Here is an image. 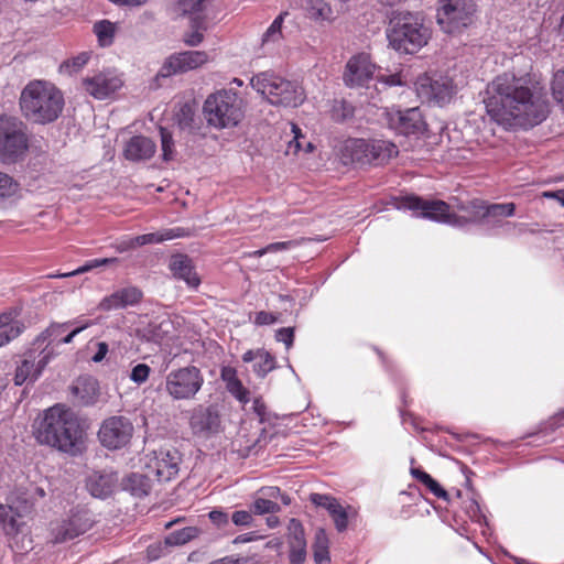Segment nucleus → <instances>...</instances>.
<instances>
[{
	"label": "nucleus",
	"instance_id": "f257e3e1",
	"mask_svg": "<svg viewBox=\"0 0 564 564\" xmlns=\"http://www.w3.org/2000/svg\"><path fill=\"white\" fill-rule=\"evenodd\" d=\"M484 104L488 116L506 129H529L550 112L543 86L530 74L506 72L487 84Z\"/></svg>",
	"mask_w": 564,
	"mask_h": 564
},
{
	"label": "nucleus",
	"instance_id": "f03ea898",
	"mask_svg": "<svg viewBox=\"0 0 564 564\" xmlns=\"http://www.w3.org/2000/svg\"><path fill=\"white\" fill-rule=\"evenodd\" d=\"M399 209L412 210L414 216L446 223L453 226H464L467 223H481L482 225L497 227L502 219L514 214L513 203L488 204L481 199L451 198V203L443 200L422 199L417 196H405L399 205Z\"/></svg>",
	"mask_w": 564,
	"mask_h": 564
},
{
	"label": "nucleus",
	"instance_id": "7ed1b4c3",
	"mask_svg": "<svg viewBox=\"0 0 564 564\" xmlns=\"http://www.w3.org/2000/svg\"><path fill=\"white\" fill-rule=\"evenodd\" d=\"M40 444L77 455L84 447L85 431L77 415L63 405L47 409L34 431Z\"/></svg>",
	"mask_w": 564,
	"mask_h": 564
},
{
	"label": "nucleus",
	"instance_id": "20e7f679",
	"mask_svg": "<svg viewBox=\"0 0 564 564\" xmlns=\"http://www.w3.org/2000/svg\"><path fill=\"white\" fill-rule=\"evenodd\" d=\"M64 104L62 91L44 80L30 82L19 99L23 117L39 124L54 122L62 113Z\"/></svg>",
	"mask_w": 564,
	"mask_h": 564
},
{
	"label": "nucleus",
	"instance_id": "39448f33",
	"mask_svg": "<svg viewBox=\"0 0 564 564\" xmlns=\"http://www.w3.org/2000/svg\"><path fill=\"white\" fill-rule=\"evenodd\" d=\"M386 30L389 45L399 53L414 54L425 46L431 37L423 18L410 11L391 10Z\"/></svg>",
	"mask_w": 564,
	"mask_h": 564
},
{
	"label": "nucleus",
	"instance_id": "423d86ee",
	"mask_svg": "<svg viewBox=\"0 0 564 564\" xmlns=\"http://www.w3.org/2000/svg\"><path fill=\"white\" fill-rule=\"evenodd\" d=\"M251 86L274 106L295 108L305 99L304 90L299 84L270 72L253 76Z\"/></svg>",
	"mask_w": 564,
	"mask_h": 564
},
{
	"label": "nucleus",
	"instance_id": "0eeeda50",
	"mask_svg": "<svg viewBox=\"0 0 564 564\" xmlns=\"http://www.w3.org/2000/svg\"><path fill=\"white\" fill-rule=\"evenodd\" d=\"M203 110L208 124L217 129L234 128L243 118L242 99L232 89H221L209 95Z\"/></svg>",
	"mask_w": 564,
	"mask_h": 564
},
{
	"label": "nucleus",
	"instance_id": "6e6552de",
	"mask_svg": "<svg viewBox=\"0 0 564 564\" xmlns=\"http://www.w3.org/2000/svg\"><path fill=\"white\" fill-rule=\"evenodd\" d=\"M386 118L389 128L405 138V141L401 142L405 150L421 149L425 145L429 129L420 108H392L386 112Z\"/></svg>",
	"mask_w": 564,
	"mask_h": 564
},
{
	"label": "nucleus",
	"instance_id": "1a4fd4ad",
	"mask_svg": "<svg viewBox=\"0 0 564 564\" xmlns=\"http://www.w3.org/2000/svg\"><path fill=\"white\" fill-rule=\"evenodd\" d=\"M345 152L352 163L380 166L395 158L399 149L397 144L388 140L352 139L346 142Z\"/></svg>",
	"mask_w": 564,
	"mask_h": 564
},
{
	"label": "nucleus",
	"instance_id": "9d476101",
	"mask_svg": "<svg viewBox=\"0 0 564 564\" xmlns=\"http://www.w3.org/2000/svg\"><path fill=\"white\" fill-rule=\"evenodd\" d=\"M436 20L448 33L460 32L473 24L477 6L474 0H438Z\"/></svg>",
	"mask_w": 564,
	"mask_h": 564
},
{
	"label": "nucleus",
	"instance_id": "9b49d317",
	"mask_svg": "<svg viewBox=\"0 0 564 564\" xmlns=\"http://www.w3.org/2000/svg\"><path fill=\"white\" fill-rule=\"evenodd\" d=\"M204 384V376L195 366H185L165 376L164 391L175 401L193 400Z\"/></svg>",
	"mask_w": 564,
	"mask_h": 564
},
{
	"label": "nucleus",
	"instance_id": "f8f14e48",
	"mask_svg": "<svg viewBox=\"0 0 564 564\" xmlns=\"http://www.w3.org/2000/svg\"><path fill=\"white\" fill-rule=\"evenodd\" d=\"M29 148L28 127L18 118L0 119V155L4 160L15 161Z\"/></svg>",
	"mask_w": 564,
	"mask_h": 564
},
{
	"label": "nucleus",
	"instance_id": "ddd939ff",
	"mask_svg": "<svg viewBox=\"0 0 564 564\" xmlns=\"http://www.w3.org/2000/svg\"><path fill=\"white\" fill-rule=\"evenodd\" d=\"M134 425L123 415H112L105 419L98 429L97 437L102 447L108 451L127 448L133 438Z\"/></svg>",
	"mask_w": 564,
	"mask_h": 564
},
{
	"label": "nucleus",
	"instance_id": "4468645a",
	"mask_svg": "<svg viewBox=\"0 0 564 564\" xmlns=\"http://www.w3.org/2000/svg\"><path fill=\"white\" fill-rule=\"evenodd\" d=\"M208 62V54L204 51H185L169 56L153 78L152 87L162 86L161 79L176 74L196 69Z\"/></svg>",
	"mask_w": 564,
	"mask_h": 564
},
{
	"label": "nucleus",
	"instance_id": "2eb2a0df",
	"mask_svg": "<svg viewBox=\"0 0 564 564\" xmlns=\"http://www.w3.org/2000/svg\"><path fill=\"white\" fill-rule=\"evenodd\" d=\"M417 96L425 102L444 106L455 94L453 79L442 75H423L415 82Z\"/></svg>",
	"mask_w": 564,
	"mask_h": 564
},
{
	"label": "nucleus",
	"instance_id": "dca6fc26",
	"mask_svg": "<svg viewBox=\"0 0 564 564\" xmlns=\"http://www.w3.org/2000/svg\"><path fill=\"white\" fill-rule=\"evenodd\" d=\"M189 427L194 435L210 437L223 431L221 417L215 404H199L192 410Z\"/></svg>",
	"mask_w": 564,
	"mask_h": 564
},
{
	"label": "nucleus",
	"instance_id": "f3484780",
	"mask_svg": "<svg viewBox=\"0 0 564 564\" xmlns=\"http://www.w3.org/2000/svg\"><path fill=\"white\" fill-rule=\"evenodd\" d=\"M376 65L366 53L351 56L343 74L344 84L349 88L367 87L373 78Z\"/></svg>",
	"mask_w": 564,
	"mask_h": 564
},
{
	"label": "nucleus",
	"instance_id": "a211bd4d",
	"mask_svg": "<svg viewBox=\"0 0 564 564\" xmlns=\"http://www.w3.org/2000/svg\"><path fill=\"white\" fill-rule=\"evenodd\" d=\"M37 348H32L25 352L21 365L17 368L14 375V383L22 386L28 380L35 381L47 366L53 357V351L42 348L36 354Z\"/></svg>",
	"mask_w": 564,
	"mask_h": 564
},
{
	"label": "nucleus",
	"instance_id": "6ab92c4d",
	"mask_svg": "<svg viewBox=\"0 0 564 564\" xmlns=\"http://www.w3.org/2000/svg\"><path fill=\"white\" fill-rule=\"evenodd\" d=\"M181 455L174 448H161L154 452L151 468L159 481H170L176 477L180 470Z\"/></svg>",
	"mask_w": 564,
	"mask_h": 564
},
{
	"label": "nucleus",
	"instance_id": "aec40b11",
	"mask_svg": "<svg viewBox=\"0 0 564 564\" xmlns=\"http://www.w3.org/2000/svg\"><path fill=\"white\" fill-rule=\"evenodd\" d=\"M91 527L90 519L85 513L72 514L67 520L56 523L52 527V536L54 543H63L75 539L87 532Z\"/></svg>",
	"mask_w": 564,
	"mask_h": 564
},
{
	"label": "nucleus",
	"instance_id": "412c9836",
	"mask_svg": "<svg viewBox=\"0 0 564 564\" xmlns=\"http://www.w3.org/2000/svg\"><path fill=\"white\" fill-rule=\"evenodd\" d=\"M83 86L90 96L101 100L116 93L122 86V80L110 72H101L84 78Z\"/></svg>",
	"mask_w": 564,
	"mask_h": 564
},
{
	"label": "nucleus",
	"instance_id": "4be33fe9",
	"mask_svg": "<svg viewBox=\"0 0 564 564\" xmlns=\"http://www.w3.org/2000/svg\"><path fill=\"white\" fill-rule=\"evenodd\" d=\"M32 505L23 499L19 503L12 501L10 505H0V525L6 534H17L21 531L20 518L31 511Z\"/></svg>",
	"mask_w": 564,
	"mask_h": 564
},
{
	"label": "nucleus",
	"instance_id": "5701e85b",
	"mask_svg": "<svg viewBox=\"0 0 564 564\" xmlns=\"http://www.w3.org/2000/svg\"><path fill=\"white\" fill-rule=\"evenodd\" d=\"M143 293L137 286H127L119 289L108 296H105L98 304V308L104 312L122 310L128 306H134L142 300Z\"/></svg>",
	"mask_w": 564,
	"mask_h": 564
},
{
	"label": "nucleus",
	"instance_id": "b1692460",
	"mask_svg": "<svg viewBox=\"0 0 564 564\" xmlns=\"http://www.w3.org/2000/svg\"><path fill=\"white\" fill-rule=\"evenodd\" d=\"M286 541L291 564H303L306 558V539L304 528L297 519H291L288 524Z\"/></svg>",
	"mask_w": 564,
	"mask_h": 564
},
{
	"label": "nucleus",
	"instance_id": "393cba45",
	"mask_svg": "<svg viewBox=\"0 0 564 564\" xmlns=\"http://www.w3.org/2000/svg\"><path fill=\"white\" fill-rule=\"evenodd\" d=\"M118 485V475L111 470L94 471L86 481V487L91 496L107 498Z\"/></svg>",
	"mask_w": 564,
	"mask_h": 564
},
{
	"label": "nucleus",
	"instance_id": "a878e982",
	"mask_svg": "<svg viewBox=\"0 0 564 564\" xmlns=\"http://www.w3.org/2000/svg\"><path fill=\"white\" fill-rule=\"evenodd\" d=\"M156 151L154 141L144 135H134L129 139L124 147V158L129 161L139 162L151 159Z\"/></svg>",
	"mask_w": 564,
	"mask_h": 564
},
{
	"label": "nucleus",
	"instance_id": "bb28decb",
	"mask_svg": "<svg viewBox=\"0 0 564 564\" xmlns=\"http://www.w3.org/2000/svg\"><path fill=\"white\" fill-rule=\"evenodd\" d=\"M72 391L80 405L91 406L100 402L99 383L93 377L79 378L73 386Z\"/></svg>",
	"mask_w": 564,
	"mask_h": 564
},
{
	"label": "nucleus",
	"instance_id": "cd10ccee",
	"mask_svg": "<svg viewBox=\"0 0 564 564\" xmlns=\"http://www.w3.org/2000/svg\"><path fill=\"white\" fill-rule=\"evenodd\" d=\"M170 270L174 276L183 280L189 288L196 289L200 284V279L194 270L192 260L185 254L172 256Z\"/></svg>",
	"mask_w": 564,
	"mask_h": 564
},
{
	"label": "nucleus",
	"instance_id": "c85d7f7f",
	"mask_svg": "<svg viewBox=\"0 0 564 564\" xmlns=\"http://www.w3.org/2000/svg\"><path fill=\"white\" fill-rule=\"evenodd\" d=\"M242 361L243 362L254 361L253 371L260 378H264L276 366L275 358L268 350H265L263 348H259L256 350H252V349L247 350L242 355Z\"/></svg>",
	"mask_w": 564,
	"mask_h": 564
},
{
	"label": "nucleus",
	"instance_id": "c756f323",
	"mask_svg": "<svg viewBox=\"0 0 564 564\" xmlns=\"http://www.w3.org/2000/svg\"><path fill=\"white\" fill-rule=\"evenodd\" d=\"M75 322L53 323L44 332H42L34 340L33 345L37 349L46 348L54 352L53 345H59L63 334L73 326Z\"/></svg>",
	"mask_w": 564,
	"mask_h": 564
},
{
	"label": "nucleus",
	"instance_id": "7c9ffc66",
	"mask_svg": "<svg viewBox=\"0 0 564 564\" xmlns=\"http://www.w3.org/2000/svg\"><path fill=\"white\" fill-rule=\"evenodd\" d=\"M175 117L181 130L189 133H198L200 130L202 119L196 115L194 107L189 104L182 105Z\"/></svg>",
	"mask_w": 564,
	"mask_h": 564
},
{
	"label": "nucleus",
	"instance_id": "2f4dec72",
	"mask_svg": "<svg viewBox=\"0 0 564 564\" xmlns=\"http://www.w3.org/2000/svg\"><path fill=\"white\" fill-rule=\"evenodd\" d=\"M185 236H187V231L184 228L176 227L135 236V242L139 245V247H142L145 245L160 243Z\"/></svg>",
	"mask_w": 564,
	"mask_h": 564
},
{
	"label": "nucleus",
	"instance_id": "473e14b6",
	"mask_svg": "<svg viewBox=\"0 0 564 564\" xmlns=\"http://www.w3.org/2000/svg\"><path fill=\"white\" fill-rule=\"evenodd\" d=\"M22 332V325L12 314L0 315V347L17 338Z\"/></svg>",
	"mask_w": 564,
	"mask_h": 564
},
{
	"label": "nucleus",
	"instance_id": "72a5a7b5",
	"mask_svg": "<svg viewBox=\"0 0 564 564\" xmlns=\"http://www.w3.org/2000/svg\"><path fill=\"white\" fill-rule=\"evenodd\" d=\"M305 11L310 19L314 21H332L333 10L325 0H306Z\"/></svg>",
	"mask_w": 564,
	"mask_h": 564
},
{
	"label": "nucleus",
	"instance_id": "f704fd0d",
	"mask_svg": "<svg viewBox=\"0 0 564 564\" xmlns=\"http://www.w3.org/2000/svg\"><path fill=\"white\" fill-rule=\"evenodd\" d=\"M328 536L324 529H318L315 533L313 544L314 558L316 564H325L329 562Z\"/></svg>",
	"mask_w": 564,
	"mask_h": 564
},
{
	"label": "nucleus",
	"instance_id": "c9c22d12",
	"mask_svg": "<svg viewBox=\"0 0 564 564\" xmlns=\"http://www.w3.org/2000/svg\"><path fill=\"white\" fill-rule=\"evenodd\" d=\"M412 476L423 484L435 497L446 500L447 492L441 487V485L431 477L427 473L419 469H411Z\"/></svg>",
	"mask_w": 564,
	"mask_h": 564
},
{
	"label": "nucleus",
	"instance_id": "e433bc0d",
	"mask_svg": "<svg viewBox=\"0 0 564 564\" xmlns=\"http://www.w3.org/2000/svg\"><path fill=\"white\" fill-rule=\"evenodd\" d=\"M20 194L21 186L15 178H0V204L13 202Z\"/></svg>",
	"mask_w": 564,
	"mask_h": 564
},
{
	"label": "nucleus",
	"instance_id": "4c0bfd02",
	"mask_svg": "<svg viewBox=\"0 0 564 564\" xmlns=\"http://www.w3.org/2000/svg\"><path fill=\"white\" fill-rule=\"evenodd\" d=\"M94 32L101 46H108L112 43L115 36V26L108 20H101L95 23Z\"/></svg>",
	"mask_w": 564,
	"mask_h": 564
},
{
	"label": "nucleus",
	"instance_id": "58836bf2",
	"mask_svg": "<svg viewBox=\"0 0 564 564\" xmlns=\"http://www.w3.org/2000/svg\"><path fill=\"white\" fill-rule=\"evenodd\" d=\"M196 533V529L192 527L183 528L178 531L170 533L164 541V545H182L191 541Z\"/></svg>",
	"mask_w": 564,
	"mask_h": 564
},
{
	"label": "nucleus",
	"instance_id": "ea45409f",
	"mask_svg": "<svg viewBox=\"0 0 564 564\" xmlns=\"http://www.w3.org/2000/svg\"><path fill=\"white\" fill-rule=\"evenodd\" d=\"M289 15L288 12H281L271 23V25L268 28L265 33L262 36V43H269V42H278L282 36V23L284 21V18Z\"/></svg>",
	"mask_w": 564,
	"mask_h": 564
},
{
	"label": "nucleus",
	"instance_id": "a19ab883",
	"mask_svg": "<svg viewBox=\"0 0 564 564\" xmlns=\"http://www.w3.org/2000/svg\"><path fill=\"white\" fill-rule=\"evenodd\" d=\"M310 500L316 507L326 509L329 514L336 513L337 508L341 506L335 497L323 494H311Z\"/></svg>",
	"mask_w": 564,
	"mask_h": 564
},
{
	"label": "nucleus",
	"instance_id": "79ce46f5",
	"mask_svg": "<svg viewBox=\"0 0 564 564\" xmlns=\"http://www.w3.org/2000/svg\"><path fill=\"white\" fill-rule=\"evenodd\" d=\"M310 500L316 507L326 509L329 514L336 513L337 508L341 506L335 497L323 494H311Z\"/></svg>",
	"mask_w": 564,
	"mask_h": 564
},
{
	"label": "nucleus",
	"instance_id": "37998d69",
	"mask_svg": "<svg viewBox=\"0 0 564 564\" xmlns=\"http://www.w3.org/2000/svg\"><path fill=\"white\" fill-rule=\"evenodd\" d=\"M251 511L254 514L259 516L267 513H276L280 511V506L276 502L267 499L262 496L253 500V502L251 503Z\"/></svg>",
	"mask_w": 564,
	"mask_h": 564
},
{
	"label": "nucleus",
	"instance_id": "c03bdc74",
	"mask_svg": "<svg viewBox=\"0 0 564 564\" xmlns=\"http://www.w3.org/2000/svg\"><path fill=\"white\" fill-rule=\"evenodd\" d=\"M112 262H116L115 258L95 259L72 272H66V273H61V274H51V275H48V278H68V276H73V275H77V274L87 272V271L91 270L93 268H98V267L106 265V264H109Z\"/></svg>",
	"mask_w": 564,
	"mask_h": 564
},
{
	"label": "nucleus",
	"instance_id": "a18cd8bd",
	"mask_svg": "<svg viewBox=\"0 0 564 564\" xmlns=\"http://www.w3.org/2000/svg\"><path fill=\"white\" fill-rule=\"evenodd\" d=\"M160 137H161V148H162V159L164 161H170L173 158V147L174 141L172 133L169 129L164 127H160Z\"/></svg>",
	"mask_w": 564,
	"mask_h": 564
},
{
	"label": "nucleus",
	"instance_id": "49530a36",
	"mask_svg": "<svg viewBox=\"0 0 564 564\" xmlns=\"http://www.w3.org/2000/svg\"><path fill=\"white\" fill-rule=\"evenodd\" d=\"M88 61H89V54L84 52V53H80L79 55H77L76 57H73L72 59L65 61L61 65V69L66 70L69 74L73 72H78L87 64Z\"/></svg>",
	"mask_w": 564,
	"mask_h": 564
},
{
	"label": "nucleus",
	"instance_id": "de8ad7c7",
	"mask_svg": "<svg viewBox=\"0 0 564 564\" xmlns=\"http://www.w3.org/2000/svg\"><path fill=\"white\" fill-rule=\"evenodd\" d=\"M553 97L564 104V69L557 70L552 80Z\"/></svg>",
	"mask_w": 564,
	"mask_h": 564
},
{
	"label": "nucleus",
	"instance_id": "09e8293b",
	"mask_svg": "<svg viewBox=\"0 0 564 564\" xmlns=\"http://www.w3.org/2000/svg\"><path fill=\"white\" fill-rule=\"evenodd\" d=\"M226 389L231 395H234L241 403L249 402V391L243 387L240 379H238L235 382L229 383V386H227Z\"/></svg>",
	"mask_w": 564,
	"mask_h": 564
},
{
	"label": "nucleus",
	"instance_id": "8fccbe9b",
	"mask_svg": "<svg viewBox=\"0 0 564 564\" xmlns=\"http://www.w3.org/2000/svg\"><path fill=\"white\" fill-rule=\"evenodd\" d=\"M150 371H151V369L148 365L138 364L137 366H134L132 368L131 373H130V379L133 382L141 384L148 380Z\"/></svg>",
	"mask_w": 564,
	"mask_h": 564
},
{
	"label": "nucleus",
	"instance_id": "3c124183",
	"mask_svg": "<svg viewBox=\"0 0 564 564\" xmlns=\"http://www.w3.org/2000/svg\"><path fill=\"white\" fill-rule=\"evenodd\" d=\"M303 241H304V239H293V240H288V241L273 242L265 247H267L268 253L288 251V250H291V249L300 246Z\"/></svg>",
	"mask_w": 564,
	"mask_h": 564
},
{
	"label": "nucleus",
	"instance_id": "603ef678",
	"mask_svg": "<svg viewBox=\"0 0 564 564\" xmlns=\"http://www.w3.org/2000/svg\"><path fill=\"white\" fill-rule=\"evenodd\" d=\"M231 521L237 527H250L253 522L252 511L237 510L232 513Z\"/></svg>",
	"mask_w": 564,
	"mask_h": 564
},
{
	"label": "nucleus",
	"instance_id": "864d4df0",
	"mask_svg": "<svg viewBox=\"0 0 564 564\" xmlns=\"http://www.w3.org/2000/svg\"><path fill=\"white\" fill-rule=\"evenodd\" d=\"M337 531L343 532L348 527V513L345 507L337 508L336 513L330 514Z\"/></svg>",
	"mask_w": 564,
	"mask_h": 564
},
{
	"label": "nucleus",
	"instance_id": "5fc2aeb1",
	"mask_svg": "<svg viewBox=\"0 0 564 564\" xmlns=\"http://www.w3.org/2000/svg\"><path fill=\"white\" fill-rule=\"evenodd\" d=\"M275 339L285 344L286 349H290L294 340V329L292 327H283L276 330Z\"/></svg>",
	"mask_w": 564,
	"mask_h": 564
},
{
	"label": "nucleus",
	"instance_id": "6e6d98bb",
	"mask_svg": "<svg viewBox=\"0 0 564 564\" xmlns=\"http://www.w3.org/2000/svg\"><path fill=\"white\" fill-rule=\"evenodd\" d=\"M205 0H177L184 13H195L202 10Z\"/></svg>",
	"mask_w": 564,
	"mask_h": 564
},
{
	"label": "nucleus",
	"instance_id": "4d7b16f0",
	"mask_svg": "<svg viewBox=\"0 0 564 564\" xmlns=\"http://www.w3.org/2000/svg\"><path fill=\"white\" fill-rule=\"evenodd\" d=\"M183 41L188 46H198L204 41V34L199 31L187 32L183 36Z\"/></svg>",
	"mask_w": 564,
	"mask_h": 564
},
{
	"label": "nucleus",
	"instance_id": "13d9d810",
	"mask_svg": "<svg viewBox=\"0 0 564 564\" xmlns=\"http://www.w3.org/2000/svg\"><path fill=\"white\" fill-rule=\"evenodd\" d=\"M208 517L210 521L217 527H225L228 524V514L221 510H212Z\"/></svg>",
	"mask_w": 564,
	"mask_h": 564
},
{
	"label": "nucleus",
	"instance_id": "bf43d9fd",
	"mask_svg": "<svg viewBox=\"0 0 564 564\" xmlns=\"http://www.w3.org/2000/svg\"><path fill=\"white\" fill-rule=\"evenodd\" d=\"M278 321V317L269 312L261 311L256 314L254 323L257 325H271Z\"/></svg>",
	"mask_w": 564,
	"mask_h": 564
},
{
	"label": "nucleus",
	"instance_id": "052dcab7",
	"mask_svg": "<svg viewBox=\"0 0 564 564\" xmlns=\"http://www.w3.org/2000/svg\"><path fill=\"white\" fill-rule=\"evenodd\" d=\"M138 247L139 245L135 242V237H123L116 243V249L119 252H126Z\"/></svg>",
	"mask_w": 564,
	"mask_h": 564
},
{
	"label": "nucleus",
	"instance_id": "680f3d73",
	"mask_svg": "<svg viewBox=\"0 0 564 564\" xmlns=\"http://www.w3.org/2000/svg\"><path fill=\"white\" fill-rule=\"evenodd\" d=\"M220 378L225 382L226 387L239 379L237 376V370L230 366L221 368Z\"/></svg>",
	"mask_w": 564,
	"mask_h": 564
},
{
	"label": "nucleus",
	"instance_id": "e2e57ef3",
	"mask_svg": "<svg viewBox=\"0 0 564 564\" xmlns=\"http://www.w3.org/2000/svg\"><path fill=\"white\" fill-rule=\"evenodd\" d=\"M128 482L140 485L139 488L131 487L133 495L142 496L147 494V489L143 487V476L133 474L130 477H128Z\"/></svg>",
	"mask_w": 564,
	"mask_h": 564
},
{
	"label": "nucleus",
	"instance_id": "0e129e2a",
	"mask_svg": "<svg viewBox=\"0 0 564 564\" xmlns=\"http://www.w3.org/2000/svg\"><path fill=\"white\" fill-rule=\"evenodd\" d=\"M89 325H90V322H86V323H84L82 325L76 326L66 336L61 338L59 344H69V343H72L74 337L77 334H79L80 332H83L84 329H86L87 327H89Z\"/></svg>",
	"mask_w": 564,
	"mask_h": 564
},
{
	"label": "nucleus",
	"instance_id": "69168bd1",
	"mask_svg": "<svg viewBox=\"0 0 564 564\" xmlns=\"http://www.w3.org/2000/svg\"><path fill=\"white\" fill-rule=\"evenodd\" d=\"M292 131L294 133V138L289 142V149L294 148V152H297L301 149L300 139H304V137L301 134V129L295 124L292 126Z\"/></svg>",
	"mask_w": 564,
	"mask_h": 564
},
{
	"label": "nucleus",
	"instance_id": "338daca9",
	"mask_svg": "<svg viewBox=\"0 0 564 564\" xmlns=\"http://www.w3.org/2000/svg\"><path fill=\"white\" fill-rule=\"evenodd\" d=\"M259 492L267 499H275V498H279L281 496V490L279 487H274V486H269V487H263L259 490Z\"/></svg>",
	"mask_w": 564,
	"mask_h": 564
},
{
	"label": "nucleus",
	"instance_id": "774afa93",
	"mask_svg": "<svg viewBox=\"0 0 564 564\" xmlns=\"http://www.w3.org/2000/svg\"><path fill=\"white\" fill-rule=\"evenodd\" d=\"M162 543L150 545L147 550L148 558L151 561L158 560L162 554Z\"/></svg>",
	"mask_w": 564,
	"mask_h": 564
}]
</instances>
